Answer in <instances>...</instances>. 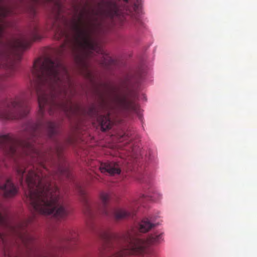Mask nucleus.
<instances>
[{
	"instance_id": "1",
	"label": "nucleus",
	"mask_w": 257,
	"mask_h": 257,
	"mask_svg": "<svg viewBox=\"0 0 257 257\" xmlns=\"http://www.w3.org/2000/svg\"><path fill=\"white\" fill-rule=\"evenodd\" d=\"M20 138L0 135V193L12 198L18 188L4 172L11 161L16 163L17 178L25 188L26 202L36 212L59 219L68 214L65 198L53 180L70 178L71 173L62 156L64 145L55 139L58 122L39 119L27 122Z\"/></svg>"
},
{
	"instance_id": "2",
	"label": "nucleus",
	"mask_w": 257,
	"mask_h": 257,
	"mask_svg": "<svg viewBox=\"0 0 257 257\" xmlns=\"http://www.w3.org/2000/svg\"><path fill=\"white\" fill-rule=\"evenodd\" d=\"M29 90L31 96L37 95L39 114L42 117L45 110L50 114L63 111L68 117L76 115L78 106L66 98L72 83L66 67L59 59L49 57L38 58L34 63L29 76Z\"/></svg>"
},
{
	"instance_id": "3",
	"label": "nucleus",
	"mask_w": 257,
	"mask_h": 257,
	"mask_svg": "<svg viewBox=\"0 0 257 257\" xmlns=\"http://www.w3.org/2000/svg\"><path fill=\"white\" fill-rule=\"evenodd\" d=\"M12 13H0V68L6 70L5 74L0 75V89L3 83L13 78L17 71V63L22 57L23 52L30 46V40L37 39L38 27L35 24L31 32L30 38L22 37L4 42L2 38L7 23L5 18ZM25 94L16 95L0 99V120H13L22 118L27 115L29 108L25 102Z\"/></svg>"
},
{
	"instance_id": "4",
	"label": "nucleus",
	"mask_w": 257,
	"mask_h": 257,
	"mask_svg": "<svg viewBox=\"0 0 257 257\" xmlns=\"http://www.w3.org/2000/svg\"><path fill=\"white\" fill-rule=\"evenodd\" d=\"M54 2L57 10L53 12L51 17V29L57 40H63L61 52L69 49L76 58L82 59L83 55L96 51L97 45L92 40L91 31L88 24L84 21L86 13L85 8L78 14V8L74 7L75 14L71 21L70 27L73 34L70 36L67 29V21L62 14V6L57 0H48Z\"/></svg>"
},
{
	"instance_id": "5",
	"label": "nucleus",
	"mask_w": 257,
	"mask_h": 257,
	"mask_svg": "<svg viewBox=\"0 0 257 257\" xmlns=\"http://www.w3.org/2000/svg\"><path fill=\"white\" fill-rule=\"evenodd\" d=\"M31 221L29 219L11 224L7 209L0 203V254L3 257H19L11 251L13 245L16 248L22 246L29 252L35 250V238L27 229Z\"/></svg>"
},
{
	"instance_id": "6",
	"label": "nucleus",
	"mask_w": 257,
	"mask_h": 257,
	"mask_svg": "<svg viewBox=\"0 0 257 257\" xmlns=\"http://www.w3.org/2000/svg\"><path fill=\"white\" fill-rule=\"evenodd\" d=\"M113 85V125L124 123V118L132 113L139 114V105L135 99L137 96V86L127 77L121 83L119 91L115 93Z\"/></svg>"
},
{
	"instance_id": "7",
	"label": "nucleus",
	"mask_w": 257,
	"mask_h": 257,
	"mask_svg": "<svg viewBox=\"0 0 257 257\" xmlns=\"http://www.w3.org/2000/svg\"><path fill=\"white\" fill-rule=\"evenodd\" d=\"M76 188L79 195L82 197L84 204V213L88 218L92 219L97 213L107 218L111 216V196L110 193L104 191L100 192L99 195V204L97 206H94L89 203L86 198V192L85 189L80 185H77Z\"/></svg>"
},
{
	"instance_id": "8",
	"label": "nucleus",
	"mask_w": 257,
	"mask_h": 257,
	"mask_svg": "<svg viewBox=\"0 0 257 257\" xmlns=\"http://www.w3.org/2000/svg\"><path fill=\"white\" fill-rule=\"evenodd\" d=\"M124 236L128 242V251L133 253H145L147 256L149 252L148 247L159 244L163 240V234L161 233L152 234L146 240L139 238L135 230L128 232Z\"/></svg>"
},
{
	"instance_id": "9",
	"label": "nucleus",
	"mask_w": 257,
	"mask_h": 257,
	"mask_svg": "<svg viewBox=\"0 0 257 257\" xmlns=\"http://www.w3.org/2000/svg\"><path fill=\"white\" fill-rule=\"evenodd\" d=\"M151 197L141 194L135 197L126 209L123 208H113V219L120 220L133 216L139 205L146 201L152 200Z\"/></svg>"
},
{
	"instance_id": "10",
	"label": "nucleus",
	"mask_w": 257,
	"mask_h": 257,
	"mask_svg": "<svg viewBox=\"0 0 257 257\" xmlns=\"http://www.w3.org/2000/svg\"><path fill=\"white\" fill-rule=\"evenodd\" d=\"M132 135V133L131 132L130 130H125V127H124L123 130L121 131L116 133L115 134V139L118 143H122L123 141H126L124 143L120 145H118L116 146H115L113 145V149L114 148H121L124 147V149L127 151H130L131 150L132 151H135V148H133L134 144L131 142L132 141V138H131V136ZM114 135H113V136Z\"/></svg>"
},
{
	"instance_id": "11",
	"label": "nucleus",
	"mask_w": 257,
	"mask_h": 257,
	"mask_svg": "<svg viewBox=\"0 0 257 257\" xmlns=\"http://www.w3.org/2000/svg\"><path fill=\"white\" fill-rule=\"evenodd\" d=\"M122 240L124 243L122 249L116 255L114 254V253H113V257H123L124 256L130 254H138L140 255V257H147V255H146L145 253H131L130 251H128V242L126 239V237L124 235L122 237Z\"/></svg>"
},
{
	"instance_id": "12",
	"label": "nucleus",
	"mask_w": 257,
	"mask_h": 257,
	"mask_svg": "<svg viewBox=\"0 0 257 257\" xmlns=\"http://www.w3.org/2000/svg\"><path fill=\"white\" fill-rule=\"evenodd\" d=\"M129 165H127V166H125L124 165H121L119 163H115L113 161V177L115 175H120L121 179H122L125 175L124 174L125 172H127L130 169ZM114 178H113V180Z\"/></svg>"
},
{
	"instance_id": "13",
	"label": "nucleus",
	"mask_w": 257,
	"mask_h": 257,
	"mask_svg": "<svg viewBox=\"0 0 257 257\" xmlns=\"http://www.w3.org/2000/svg\"><path fill=\"white\" fill-rule=\"evenodd\" d=\"M97 120L102 131H105L111 127V122L108 115H99Z\"/></svg>"
},
{
	"instance_id": "14",
	"label": "nucleus",
	"mask_w": 257,
	"mask_h": 257,
	"mask_svg": "<svg viewBox=\"0 0 257 257\" xmlns=\"http://www.w3.org/2000/svg\"><path fill=\"white\" fill-rule=\"evenodd\" d=\"M154 224L151 222L148 218H145L139 224V229L140 232H146L150 230L154 226Z\"/></svg>"
},
{
	"instance_id": "15",
	"label": "nucleus",
	"mask_w": 257,
	"mask_h": 257,
	"mask_svg": "<svg viewBox=\"0 0 257 257\" xmlns=\"http://www.w3.org/2000/svg\"><path fill=\"white\" fill-rule=\"evenodd\" d=\"M99 169L102 173L110 176L112 175V165L110 162L101 163Z\"/></svg>"
},
{
	"instance_id": "16",
	"label": "nucleus",
	"mask_w": 257,
	"mask_h": 257,
	"mask_svg": "<svg viewBox=\"0 0 257 257\" xmlns=\"http://www.w3.org/2000/svg\"><path fill=\"white\" fill-rule=\"evenodd\" d=\"M131 22L130 25L135 29H139L143 25V22L139 14H134L131 16Z\"/></svg>"
},
{
	"instance_id": "17",
	"label": "nucleus",
	"mask_w": 257,
	"mask_h": 257,
	"mask_svg": "<svg viewBox=\"0 0 257 257\" xmlns=\"http://www.w3.org/2000/svg\"><path fill=\"white\" fill-rule=\"evenodd\" d=\"M113 26L114 23L118 20L120 19L121 24H122L123 21L125 19L123 16L118 17L117 13V6L115 3L113 1Z\"/></svg>"
},
{
	"instance_id": "18",
	"label": "nucleus",
	"mask_w": 257,
	"mask_h": 257,
	"mask_svg": "<svg viewBox=\"0 0 257 257\" xmlns=\"http://www.w3.org/2000/svg\"><path fill=\"white\" fill-rule=\"evenodd\" d=\"M77 236V233L73 230H69L67 232L66 239L67 240H75Z\"/></svg>"
},
{
	"instance_id": "19",
	"label": "nucleus",
	"mask_w": 257,
	"mask_h": 257,
	"mask_svg": "<svg viewBox=\"0 0 257 257\" xmlns=\"http://www.w3.org/2000/svg\"><path fill=\"white\" fill-rule=\"evenodd\" d=\"M101 237H102V239L104 241V242L107 244L110 242V241L111 240V236L110 233H107V232H105V233H103V234H102Z\"/></svg>"
},
{
	"instance_id": "20",
	"label": "nucleus",
	"mask_w": 257,
	"mask_h": 257,
	"mask_svg": "<svg viewBox=\"0 0 257 257\" xmlns=\"http://www.w3.org/2000/svg\"><path fill=\"white\" fill-rule=\"evenodd\" d=\"M88 115L90 116H94L97 115V111L95 106L92 105L87 112Z\"/></svg>"
},
{
	"instance_id": "21",
	"label": "nucleus",
	"mask_w": 257,
	"mask_h": 257,
	"mask_svg": "<svg viewBox=\"0 0 257 257\" xmlns=\"http://www.w3.org/2000/svg\"><path fill=\"white\" fill-rule=\"evenodd\" d=\"M92 178L93 179H96V180H98L99 182H101L102 181L101 179L100 178V176L98 175H97V174L94 175L92 177Z\"/></svg>"
},
{
	"instance_id": "22",
	"label": "nucleus",
	"mask_w": 257,
	"mask_h": 257,
	"mask_svg": "<svg viewBox=\"0 0 257 257\" xmlns=\"http://www.w3.org/2000/svg\"><path fill=\"white\" fill-rule=\"evenodd\" d=\"M113 66L115 65V58L113 57Z\"/></svg>"
},
{
	"instance_id": "23",
	"label": "nucleus",
	"mask_w": 257,
	"mask_h": 257,
	"mask_svg": "<svg viewBox=\"0 0 257 257\" xmlns=\"http://www.w3.org/2000/svg\"><path fill=\"white\" fill-rule=\"evenodd\" d=\"M113 241H114L115 239V235L114 234H113Z\"/></svg>"
},
{
	"instance_id": "24",
	"label": "nucleus",
	"mask_w": 257,
	"mask_h": 257,
	"mask_svg": "<svg viewBox=\"0 0 257 257\" xmlns=\"http://www.w3.org/2000/svg\"><path fill=\"white\" fill-rule=\"evenodd\" d=\"M124 2H127L128 0H123Z\"/></svg>"
}]
</instances>
